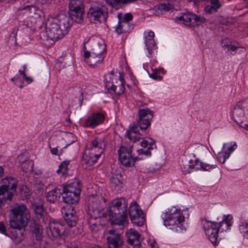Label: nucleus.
Returning a JSON list of instances; mask_svg holds the SVG:
<instances>
[{
  "instance_id": "obj_10",
  "label": "nucleus",
  "mask_w": 248,
  "mask_h": 248,
  "mask_svg": "<svg viewBox=\"0 0 248 248\" xmlns=\"http://www.w3.org/2000/svg\"><path fill=\"white\" fill-rule=\"evenodd\" d=\"M138 115L139 119L137 124L141 130H145L151 125L154 112L147 108H141L139 109Z\"/></svg>"
},
{
  "instance_id": "obj_43",
  "label": "nucleus",
  "mask_w": 248,
  "mask_h": 248,
  "mask_svg": "<svg viewBox=\"0 0 248 248\" xmlns=\"http://www.w3.org/2000/svg\"><path fill=\"white\" fill-rule=\"evenodd\" d=\"M27 70V64H25L22 67L21 69L18 70V73L22 75L23 78L26 81L28 84L31 83L33 81L31 77H27L26 75L25 72Z\"/></svg>"
},
{
  "instance_id": "obj_55",
  "label": "nucleus",
  "mask_w": 248,
  "mask_h": 248,
  "mask_svg": "<svg viewBox=\"0 0 248 248\" xmlns=\"http://www.w3.org/2000/svg\"><path fill=\"white\" fill-rule=\"evenodd\" d=\"M132 15L130 13H126L124 16L123 21H125L126 22H129L132 19Z\"/></svg>"
},
{
  "instance_id": "obj_30",
  "label": "nucleus",
  "mask_w": 248,
  "mask_h": 248,
  "mask_svg": "<svg viewBox=\"0 0 248 248\" xmlns=\"http://www.w3.org/2000/svg\"><path fill=\"white\" fill-rule=\"evenodd\" d=\"M2 182L9 190L16 192L18 185L16 178L12 176H6L2 179Z\"/></svg>"
},
{
  "instance_id": "obj_27",
  "label": "nucleus",
  "mask_w": 248,
  "mask_h": 248,
  "mask_svg": "<svg viewBox=\"0 0 248 248\" xmlns=\"http://www.w3.org/2000/svg\"><path fill=\"white\" fill-rule=\"evenodd\" d=\"M126 236L127 238L128 244L135 246H140L139 242L140 234L136 230L134 229L128 230L126 232Z\"/></svg>"
},
{
  "instance_id": "obj_18",
  "label": "nucleus",
  "mask_w": 248,
  "mask_h": 248,
  "mask_svg": "<svg viewBox=\"0 0 248 248\" xmlns=\"http://www.w3.org/2000/svg\"><path fill=\"white\" fill-rule=\"evenodd\" d=\"M84 61L90 66L94 67L99 65L104 60L103 55H97L93 52L87 51L86 46L83 48Z\"/></svg>"
},
{
  "instance_id": "obj_4",
  "label": "nucleus",
  "mask_w": 248,
  "mask_h": 248,
  "mask_svg": "<svg viewBox=\"0 0 248 248\" xmlns=\"http://www.w3.org/2000/svg\"><path fill=\"white\" fill-rule=\"evenodd\" d=\"M161 217L164 226L169 229L176 232H180L183 230H185L183 225L185 217L180 210L175 209L172 213H163Z\"/></svg>"
},
{
  "instance_id": "obj_29",
  "label": "nucleus",
  "mask_w": 248,
  "mask_h": 248,
  "mask_svg": "<svg viewBox=\"0 0 248 248\" xmlns=\"http://www.w3.org/2000/svg\"><path fill=\"white\" fill-rule=\"evenodd\" d=\"M138 127H139V126L137 124H134V125L127 131L125 134L126 137L133 142H136L141 139L140 134L139 132Z\"/></svg>"
},
{
  "instance_id": "obj_24",
  "label": "nucleus",
  "mask_w": 248,
  "mask_h": 248,
  "mask_svg": "<svg viewBox=\"0 0 248 248\" xmlns=\"http://www.w3.org/2000/svg\"><path fill=\"white\" fill-rule=\"evenodd\" d=\"M18 166L20 170L25 172L32 171L33 164L31 160H29L28 157L23 154H20L17 157Z\"/></svg>"
},
{
  "instance_id": "obj_22",
  "label": "nucleus",
  "mask_w": 248,
  "mask_h": 248,
  "mask_svg": "<svg viewBox=\"0 0 248 248\" xmlns=\"http://www.w3.org/2000/svg\"><path fill=\"white\" fill-rule=\"evenodd\" d=\"M56 137L60 144L64 148H66L76 140V137L71 133L58 131L56 132Z\"/></svg>"
},
{
  "instance_id": "obj_40",
  "label": "nucleus",
  "mask_w": 248,
  "mask_h": 248,
  "mask_svg": "<svg viewBox=\"0 0 248 248\" xmlns=\"http://www.w3.org/2000/svg\"><path fill=\"white\" fill-rule=\"evenodd\" d=\"M11 81L13 82L15 85L18 86L20 89L23 88L24 87V78H23L22 75L19 74L12 78L11 79Z\"/></svg>"
},
{
  "instance_id": "obj_33",
  "label": "nucleus",
  "mask_w": 248,
  "mask_h": 248,
  "mask_svg": "<svg viewBox=\"0 0 248 248\" xmlns=\"http://www.w3.org/2000/svg\"><path fill=\"white\" fill-rule=\"evenodd\" d=\"M24 10L25 12L28 14L30 17H34L37 18L40 16L41 10L34 5H27Z\"/></svg>"
},
{
  "instance_id": "obj_60",
  "label": "nucleus",
  "mask_w": 248,
  "mask_h": 248,
  "mask_svg": "<svg viewBox=\"0 0 248 248\" xmlns=\"http://www.w3.org/2000/svg\"><path fill=\"white\" fill-rule=\"evenodd\" d=\"M7 192H8V193H7V196L6 199L7 200H9L10 201H11L12 197L14 195V193L15 192H13V191H11V190H10V191L8 190Z\"/></svg>"
},
{
  "instance_id": "obj_28",
  "label": "nucleus",
  "mask_w": 248,
  "mask_h": 248,
  "mask_svg": "<svg viewBox=\"0 0 248 248\" xmlns=\"http://www.w3.org/2000/svg\"><path fill=\"white\" fill-rule=\"evenodd\" d=\"M232 219L233 217L232 215H224L222 221L217 223L219 230L220 229L222 232H226L230 230L233 223Z\"/></svg>"
},
{
  "instance_id": "obj_39",
  "label": "nucleus",
  "mask_w": 248,
  "mask_h": 248,
  "mask_svg": "<svg viewBox=\"0 0 248 248\" xmlns=\"http://www.w3.org/2000/svg\"><path fill=\"white\" fill-rule=\"evenodd\" d=\"M193 17H194V14L191 13H188L187 14H184L182 16L178 18L179 20H183V23L186 26H191L192 23Z\"/></svg>"
},
{
  "instance_id": "obj_31",
  "label": "nucleus",
  "mask_w": 248,
  "mask_h": 248,
  "mask_svg": "<svg viewBox=\"0 0 248 248\" xmlns=\"http://www.w3.org/2000/svg\"><path fill=\"white\" fill-rule=\"evenodd\" d=\"M62 194V190L58 187H55L52 190L47 192L46 198L50 203H54L59 201Z\"/></svg>"
},
{
  "instance_id": "obj_12",
  "label": "nucleus",
  "mask_w": 248,
  "mask_h": 248,
  "mask_svg": "<svg viewBox=\"0 0 248 248\" xmlns=\"http://www.w3.org/2000/svg\"><path fill=\"white\" fill-rule=\"evenodd\" d=\"M46 33L47 37L51 40L56 41L62 38L65 33L58 26L53 19L46 24Z\"/></svg>"
},
{
  "instance_id": "obj_62",
  "label": "nucleus",
  "mask_w": 248,
  "mask_h": 248,
  "mask_svg": "<svg viewBox=\"0 0 248 248\" xmlns=\"http://www.w3.org/2000/svg\"><path fill=\"white\" fill-rule=\"evenodd\" d=\"M66 248H78V247L75 244L70 243L67 245Z\"/></svg>"
},
{
  "instance_id": "obj_2",
  "label": "nucleus",
  "mask_w": 248,
  "mask_h": 248,
  "mask_svg": "<svg viewBox=\"0 0 248 248\" xmlns=\"http://www.w3.org/2000/svg\"><path fill=\"white\" fill-rule=\"evenodd\" d=\"M128 203L123 198L112 200L108 209V214L111 224L124 226L128 223Z\"/></svg>"
},
{
  "instance_id": "obj_23",
  "label": "nucleus",
  "mask_w": 248,
  "mask_h": 248,
  "mask_svg": "<svg viewBox=\"0 0 248 248\" xmlns=\"http://www.w3.org/2000/svg\"><path fill=\"white\" fill-rule=\"evenodd\" d=\"M222 47L226 52H230L231 55H234L235 51L238 48H240V51L245 52V49L244 47H240L239 44L234 41H232L228 38H225L221 42Z\"/></svg>"
},
{
  "instance_id": "obj_26",
  "label": "nucleus",
  "mask_w": 248,
  "mask_h": 248,
  "mask_svg": "<svg viewBox=\"0 0 248 248\" xmlns=\"http://www.w3.org/2000/svg\"><path fill=\"white\" fill-rule=\"evenodd\" d=\"M64 33L66 34L70 28L71 23L69 17L65 14H60L57 17L53 19Z\"/></svg>"
},
{
  "instance_id": "obj_53",
  "label": "nucleus",
  "mask_w": 248,
  "mask_h": 248,
  "mask_svg": "<svg viewBox=\"0 0 248 248\" xmlns=\"http://www.w3.org/2000/svg\"><path fill=\"white\" fill-rule=\"evenodd\" d=\"M181 170L183 173L185 174L190 172L191 171V168H190L189 163L188 164H183L182 166H181Z\"/></svg>"
},
{
  "instance_id": "obj_59",
  "label": "nucleus",
  "mask_w": 248,
  "mask_h": 248,
  "mask_svg": "<svg viewBox=\"0 0 248 248\" xmlns=\"http://www.w3.org/2000/svg\"><path fill=\"white\" fill-rule=\"evenodd\" d=\"M150 77L154 79H160L161 77L160 76L157 75L156 73L153 72L152 74H150Z\"/></svg>"
},
{
  "instance_id": "obj_52",
  "label": "nucleus",
  "mask_w": 248,
  "mask_h": 248,
  "mask_svg": "<svg viewBox=\"0 0 248 248\" xmlns=\"http://www.w3.org/2000/svg\"><path fill=\"white\" fill-rule=\"evenodd\" d=\"M240 230L243 233L248 232V220L245 222H242V224L240 226Z\"/></svg>"
},
{
  "instance_id": "obj_48",
  "label": "nucleus",
  "mask_w": 248,
  "mask_h": 248,
  "mask_svg": "<svg viewBox=\"0 0 248 248\" xmlns=\"http://www.w3.org/2000/svg\"><path fill=\"white\" fill-rule=\"evenodd\" d=\"M229 156L227 155V152H219L217 155V159L218 161L223 164L225 163L226 158H229Z\"/></svg>"
},
{
  "instance_id": "obj_11",
  "label": "nucleus",
  "mask_w": 248,
  "mask_h": 248,
  "mask_svg": "<svg viewBox=\"0 0 248 248\" xmlns=\"http://www.w3.org/2000/svg\"><path fill=\"white\" fill-rule=\"evenodd\" d=\"M72 1L69 3V14L71 20L80 23L83 20L84 7L82 1Z\"/></svg>"
},
{
  "instance_id": "obj_3",
  "label": "nucleus",
  "mask_w": 248,
  "mask_h": 248,
  "mask_svg": "<svg viewBox=\"0 0 248 248\" xmlns=\"http://www.w3.org/2000/svg\"><path fill=\"white\" fill-rule=\"evenodd\" d=\"M106 147L105 138L97 136L94 137L88 143L82 158L88 166L93 165L104 153Z\"/></svg>"
},
{
  "instance_id": "obj_45",
  "label": "nucleus",
  "mask_w": 248,
  "mask_h": 248,
  "mask_svg": "<svg viewBox=\"0 0 248 248\" xmlns=\"http://www.w3.org/2000/svg\"><path fill=\"white\" fill-rule=\"evenodd\" d=\"M205 19L200 16H197L194 14V17H193L192 25L199 26L205 22Z\"/></svg>"
},
{
  "instance_id": "obj_17",
  "label": "nucleus",
  "mask_w": 248,
  "mask_h": 248,
  "mask_svg": "<svg viewBox=\"0 0 248 248\" xmlns=\"http://www.w3.org/2000/svg\"><path fill=\"white\" fill-rule=\"evenodd\" d=\"M43 228L41 224L34 223L31 226V237L33 246L35 248L41 247L43 238Z\"/></svg>"
},
{
  "instance_id": "obj_19",
  "label": "nucleus",
  "mask_w": 248,
  "mask_h": 248,
  "mask_svg": "<svg viewBox=\"0 0 248 248\" xmlns=\"http://www.w3.org/2000/svg\"><path fill=\"white\" fill-rule=\"evenodd\" d=\"M47 228L53 237H59L65 232L63 223L59 220H50L48 224Z\"/></svg>"
},
{
  "instance_id": "obj_5",
  "label": "nucleus",
  "mask_w": 248,
  "mask_h": 248,
  "mask_svg": "<svg viewBox=\"0 0 248 248\" xmlns=\"http://www.w3.org/2000/svg\"><path fill=\"white\" fill-rule=\"evenodd\" d=\"M108 9L103 1H95L90 6L87 18L91 23L96 24L106 22L108 17Z\"/></svg>"
},
{
  "instance_id": "obj_8",
  "label": "nucleus",
  "mask_w": 248,
  "mask_h": 248,
  "mask_svg": "<svg viewBox=\"0 0 248 248\" xmlns=\"http://www.w3.org/2000/svg\"><path fill=\"white\" fill-rule=\"evenodd\" d=\"M202 224L209 240L214 245H217L218 243L217 238L219 228L217 223L216 222L202 219Z\"/></svg>"
},
{
  "instance_id": "obj_42",
  "label": "nucleus",
  "mask_w": 248,
  "mask_h": 248,
  "mask_svg": "<svg viewBox=\"0 0 248 248\" xmlns=\"http://www.w3.org/2000/svg\"><path fill=\"white\" fill-rule=\"evenodd\" d=\"M114 78V71H111L110 73L105 75V79L106 81V86L108 88V90H110L111 85L113 83V79Z\"/></svg>"
},
{
  "instance_id": "obj_56",
  "label": "nucleus",
  "mask_w": 248,
  "mask_h": 248,
  "mask_svg": "<svg viewBox=\"0 0 248 248\" xmlns=\"http://www.w3.org/2000/svg\"><path fill=\"white\" fill-rule=\"evenodd\" d=\"M0 232L6 236L8 235L6 232V227L1 222H0Z\"/></svg>"
},
{
  "instance_id": "obj_32",
  "label": "nucleus",
  "mask_w": 248,
  "mask_h": 248,
  "mask_svg": "<svg viewBox=\"0 0 248 248\" xmlns=\"http://www.w3.org/2000/svg\"><path fill=\"white\" fill-rule=\"evenodd\" d=\"M101 216L102 215L99 216L96 214H93V215H91V217L88 220V223L92 232H95L99 230L98 221L96 220H98Z\"/></svg>"
},
{
  "instance_id": "obj_21",
  "label": "nucleus",
  "mask_w": 248,
  "mask_h": 248,
  "mask_svg": "<svg viewBox=\"0 0 248 248\" xmlns=\"http://www.w3.org/2000/svg\"><path fill=\"white\" fill-rule=\"evenodd\" d=\"M154 32L151 31H145L144 33V44L148 51L149 58L152 57L154 50H155L156 46L154 40Z\"/></svg>"
},
{
  "instance_id": "obj_20",
  "label": "nucleus",
  "mask_w": 248,
  "mask_h": 248,
  "mask_svg": "<svg viewBox=\"0 0 248 248\" xmlns=\"http://www.w3.org/2000/svg\"><path fill=\"white\" fill-rule=\"evenodd\" d=\"M73 210V207L71 206H66L62 209L64 220L70 227H75L78 220V217L72 212Z\"/></svg>"
},
{
  "instance_id": "obj_36",
  "label": "nucleus",
  "mask_w": 248,
  "mask_h": 248,
  "mask_svg": "<svg viewBox=\"0 0 248 248\" xmlns=\"http://www.w3.org/2000/svg\"><path fill=\"white\" fill-rule=\"evenodd\" d=\"M132 26L129 22H126L120 20L118 25L115 27V31L118 33L121 34L128 31Z\"/></svg>"
},
{
  "instance_id": "obj_9",
  "label": "nucleus",
  "mask_w": 248,
  "mask_h": 248,
  "mask_svg": "<svg viewBox=\"0 0 248 248\" xmlns=\"http://www.w3.org/2000/svg\"><path fill=\"white\" fill-rule=\"evenodd\" d=\"M129 215L133 224L138 227L143 225L145 221L144 216L136 202L130 204L129 207Z\"/></svg>"
},
{
  "instance_id": "obj_44",
  "label": "nucleus",
  "mask_w": 248,
  "mask_h": 248,
  "mask_svg": "<svg viewBox=\"0 0 248 248\" xmlns=\"http://www.w3.org/2000/svg\"><path fill=\"white\" fill-rule=\"evenodd\" d=\"M189 163L191 171L201 170L200 161L198 159H196L194 161L191 159L189 161Z\"/></svg>"
},
{
  "instance_id": "obj_6",
  "label": "nucleus",
  "mask_w": 248,
  "mask_h": 248,
  "mask_svg": "<svg viewBox=\"0 0 248 248\" xmlns=\"http://www.w3.org/2000/svg\"><path fill=\"white\" fill-rule=\"evenodd\" d=\"M81 192L80 185L78 182H73L63 186L62 193L64 202L73 204L79 200Z\"/></svg>"
},
{
  "instance_id": "obj_13",
  "label": "nucleus",
  "mask_w": 248,
  "mask_h": 248,
  "mask_svg": "<svg viewBox=\"0 0 248 248\" xmlns=\"http://www.w3.org/2000/svg\"><path fill=\"white\" fill-rule=\"evenodd\" d=\"M245 108L248 111V98L238 102L233 109V117L238 125L243 123L244 117V109Z\"/></svg>"
},
{
  "instance_id": "obj_35",
  "label": "nucleus",
  "mask_w": 248,
  "mask_h": 248,
  "mask_svg": "<svg viewBox=\"0 0 248 248\" xmlns=\"http://www.w3.org/2000/svg\"><path fill=\"white\" fill-rule=\"evenodd\" d=\"M106 51V46L105 43L102 41L100 43H94L90 51L93 52L97 55H103V53Z\"/></svg>"
},
{
  "instance_id": "obj_47",
  "label": "nucleus",
  "mask_w": 248,
  "mask_h": 248,
  "mask_svg": "<svg viewBox=\"0 0 248 248\" xmlns=\"http://www.w3.org/2000/svg\"><path fill=\"white\" fill-rule=\"evenodd\" d=\"M200 164L201 165V170L204 171H208L212 169H214L217 167V165L212 164H208L205 162L200 161Z\"/></svg>"
},
{
  "instance_id": "obj_50",
  "label": "nucleus",
  "mask_w": 248,
  "mask_h": 248,
  "mask_svg": "<svg viewBox=\"0 0 248 248\" xmlns=\"http://www.w3.org/2000/svg\"><path fill=\"white\" fill-rule=\"evenodd\" d=\"M33 208L35 213L38 215H42L44 212V208L42 205L34 204L33 205Z\"/></svg>"
},
{
  "instance_id": "obj_1",
  "label": "nucleus",
  "mask_w": 248,
  "mask_h": 248,
  "mask_svg": "<svg viewBox=\"0 0 248 248\" xmlns=\"http://www.w3.org/2000/svg\"><path fill=\"white\" fill-rule=\"evenodd\" d=\"M30 218V212L25 205L16 203L11 207L9 223L13 229L11 231V238L16 244H20L24 240L25 227Z\"/></svg>"
},
{
  "instance_id": "obj_15",
  "label": "nucleus",
  "mask_w": 248,
  "mask_h": 248,
  "mask_svg": "<svg viewBox=\"0 0 248 248\" xmlns=\"http://www.w3.org/2000/svg\"><path fill=\"white\" fill-rule=\"evenodd\" d=\"M107 240L108 248H121L123 244L121 235L114 229L108 231Z\"/></svg>"
},
{
  "instance_id": "obj_16",
  "label": "nucleus",
  "mask_w": 248,
  "mask_h": 248,
  "mask_svg": "<svg viewBox=\"0 0 248 248\" xmlns=\"http://www.w3.org/2000/svg\"><path fill=\"white\" fill-rule=\"evenodd\" d=\"M140 145L143 148L137 150L138 156L143 157L144 159L151 155V150L155 147V141L151 138H146L140 142Z\"/></svg>"
},
{
  "instance_id": "obj_49",
  "label": "nucleus",
  "mask_w": 248,
  "mask_h": 248,
  "mask_svg": "<svg viewBox=\"0 0 248 248\" xmlns=\"http://www.w3.org/2000/svg\"><path fill=\"white\" fill-rule=\"evenodd\" d=\"M230 144V146L228 147L226 151H225V152H227V155H229V156L232 153L237 147L236 142H231Z\"/></svg>"
},
{
  "instance_id": "obj_38",
  "label": "nucleus",
  "mask_w": 248,
  "mask_h": 248,
  "mask_svg": "<svg viewBox=\"0 0 248 248\" xmlns=\"http://www.w3.org/2000/svg\"><path fill=\"white\" fill-rule=\"evenodd\" d=\"M119 78H120V82L119 83L118 85H114L112 84L111 85V87L110 88V90H108L109 92H113L114 93L121 95L123 94L124 91V87L122 83V80L121 79V76L120 75Z\"/></svg>"
},
{
  "instance_id": "obj_54",
  "label": "nucleus",
  "mask_w": 248,
  "mask_h": 248,
  "mask_svg": "<svg viewBox=\"0 0 248 248\" xmlns=\"http://www.w3.org/2000/svg\"><path fill=\"white\" fill-rule=\"evenodd\" d=\"M111 181L116 186H119L122 184L121 181L118 178L114 176L111 177Z\"/></svg>"
},
{
  "instance_id": "obj_34",
  "label": "nucleus",
  "mask_w": 248,
  "mask_h": 248,
  "mask_svg": "<svg viewBox=\"0 0 248 248\" xmlns=\"http://www.w3.org/2000/svg\"><path fill=\"white\" fill-rule=\"evenodd\" d=\"M107 3L111 6L112 8L118 9L122 7L124 4L131 3L137 0H104Z\"/></svg>"
},
{
  "instance_id": "obj_7",
  "label": "nucleus",
  "mask_w": 248,
  "mask_h": 248,
  "mask_svg": "<svg viewBox=\"0 0 248 248\" xmlns=\"http://www.w3.org/2000/svg\"><path fill=\"white\" fill-rule=\"evenodd\" d=\"M119 159L122 165L125 167H130L134 165L136 160L144 159L143 157L137 156L134 157L132 155V146L128 147L122 146L118 151Z\"/></svg>"
},
{
  "instance_id": "obj_41",
  "label": "nucleus",
  "mask_w": 248,
  "mask_h": 248,
  "mask_svg": "<svg viewBox=\"0 0 248 248\" xmlns=\"http://www.w3.org/2000/svg\"><path fill=\"white\" fill-rule=\"evenodd\" d=\"M173 8V5L170 3H161L155 6V9H158L161 12H168Z\"/></svg>"
},
{
  "instance_id": "obj_51",
  "label": "nucleus",
  "mask_w": 248,
  "mask_h": 248,
  "mask_svg": "<svg viewBox=\"0 0 248 248\" xmlns=\"http://www.w3.org/2000/svg\"><path fill=\"white\" fill-rule=\"evenodd\" d=\"M217 9V8H215L214 6L211 5L206 6L204 8V11L207 14H212L216 12Z\"/></svg>"
},
{
  "instance_id": "obj_25",
  "label": "nucleus",
  "mask_w": 248,
  "mask_h": 248,
  "mask_svg": "<svg viewBox=\"0 0 248 248\" xmlns=\"http://www.w3.org/2000/svg\"><path fill=\"white\" fill-rule=\"evenodd\" d=\"M104 121V116L100 112L93 113L88 117L85 122L86 127L94 128Z\"/></svg>"
},
{
  "instance_id": "obj_61",
  "label": "nucleus",
  "mask_w": 248,
  "mask_h": 248,
  "mask_svg": "<svg viewBox=\"0 0 248 248\" xmlns=\"http://www.w3.org/2000/svg\"><path fill=\"white\" fill-rule=\"evenodd\" d=\"M146 105V103L141 101L139 102L138 103V106H139V108H145V107Z\"/></svg>"
},
{
  "instance_id": "obj_57",
  "label": "nucleus",
  "mask_w": 248,
  "mask_h": 248,
  "mask_svg": "<svg viewBox=\"0 0 248 248\" xmlns=\"http://www.w3.org/2000/svg\"><path fill=\"white\" fill-rule=\"evenodd\" d=\"M210 2L211 5L214 6L215 8L219 9L221 6L218 0H210Z\"/></svg>"
},
{
  "instance_id": "obj_46",
  "label": "nucleus",
  "mask_w": 248,
  "mask_h": 248,
  "mask_svg": "<svg viewBox=\"0 0 248 248\" xmlns=\"http://www.w3.org/2000/svg\"><path fill=\"white\" fill-rule=\"evenodd\" d=\"M69 164V161H64L62 162V163L59 166V169L57 170V172L59 174L61 172H62V174H64L67 169V167Z\"/></svg>"
},
{
  "instance_id": "obj_14",
  "label": "nucleus",
  "mask_w": 248,
  "mask_h": 248,
  "mask_svg": "<svg viewBox=\"0 0 248 248\" xmlns=\"http://www.w3.org/2000/svg\"><path fill=\"white\" fill-rule=\"evenodd\" d=\"M91 203L89 205V210L93 214L99 216L102 215L101 211L104 208L107 200L101 195H96L90 198Z\"/></svg>"
},
{
  "instance_id": "obj_63",
  "label": "nucleus",
  "mask_w": 248,
  "mask_h": 248,
  "mask_svg": "<svg viewBox=\"0 0 248 248\" xmlns=\"http://www.w3.org/2000/svg\"><path fill=\"white\" fill-rule=\"evenodd\" d=\"M4 173V169L1 166H0V177H1Z\"/></svg>"
},
{
  "instance_id": "obj_58",
  "label": "nucleus",
  "mask_w": 248,
  "mask_h": 248,
  "mask_svg": "<svg viewBox=\"0 0 248 248\" xmlns=\"http://www.w3.org/2000/svg\"><path fill=\"white\" fill-rule=\"evenodd\" d=\"M9 189L2 184V185L0 186V195H2L8 191Z\"/></svg>"
},
{
  "instance_id": "obj_64",
  "label": "nucleus",
  "mask_w": 248,
  "mask_h": 248,
  "mask_svg": "<svg viewBox=\"0 0 248 248\" xmlns=\"http://www.w3.org/2000/svg\"><path fill=\"white\" fill-rule=\"evenodd\" d=\"M242 127L244 128V129L248 130V124H245L244 125H240Z\"/></svg>"
},
{
  "instance_id": "obj_37",
  "label": "nucleus",
  "mask_w": 248,
  "mask_h": 248,
  "mask_svg": "<svg viewBox=\"0 0 248 248\" xmlns=\"http://www.w3.org/2000/svg\"><path fill=\"white\" fill-rule=\"evenodd\" d=\"M58 139H52L51 142L49 144V148L50 149V151L51 153L53 155H60L62 154V150H60V151L58 150V148L62 146L60 144V142L57 144V141Z\"/></svg>"
}]
</instances>
